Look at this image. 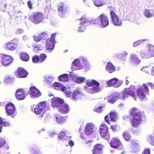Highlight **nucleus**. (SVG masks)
Wrapping results in <instances>:
<instances>
[{
	"label": "nucleus",
	"instance_id": "f257e3e1",
	"mask_svg": "<svg viewBox=\"0 0 154 154\" xmlns=\"http://www.w3.org/2000/svg\"><path fill=\"white\" fill-rule=\"evenodd\" d=\"M127 92L128 96H131L134 98V100H136L137 97L141 100H144L146 97V95L149 94V89L146 84L143 83L142 86L138 87L136 89V94H135L134 91L131 88H129L126 89Z\"/></svg>",
	"mask_w": 154,
	"mask_h": 154
},
{
	"label": "nucleus",
	"instance_id": "f03ea898",
	"mask_svg": "<svg viewBox=\"0 0 154 154\" xmlns=\"http://www.w3.org/2000/svg\"><path fill=\"white\" fill-rule=\"evenodd\" d=\"M130 123L134 128H137L141 124L143 117L141 111L136 108H133L129 110Z\"/></svg>",
	"mask_w": 154,
	"mask_h": 154
},
{
	"label": "nucleus",
	"instance_id": "7ed1b4c3",
	"mask_svg": "<svg viewBox=\"0 0 154 154\" xmlns=\"http://www.w3.org/2000/svg\"><path fill=\"white\" fill-rule=\"evenodd\" d=\"M110 11V14L111 22L114 25L117 26H120L122 25V22L119 18L115 11L116 9L113 7L109 6L108 7Z\"/></svg>",
	"mask_w": 154,
	"mask_h": 154
},
{
	"label": "nucleus",
	"instance_id": "20e7f679",
	"mask_svg": "<svg viewBox=\"0 0 154 154\" xmlns=\"http://www.w3.org/2000/svg\"><path fill=\"white\" fill-rule=\"evenodd\" d=\"M86 84L89 87L93 86L91 88H89L88 87H85V89L89 93L91 94L96 93L101 90L99 87V84L95 80H92L91 81H88L86 82Z\"/></svg>",
	"mask_w": 154,
	"mask_h": 154
},
{
	"label": "nucleus",
	"instance_id": "39448f33",
	"mask_svg": "<svg viewBox=\"0 0 154 154\" xmlns=\"http://www.w3.org/2000/svg\"><path fill=\"white\" fill-rule=\"evenodd\" d=\"M29 20L36 24L42 22L44 19V14L41 12H37L32 14L29 17Z\"/></svg>",
	"mask_w": 154,
	"mask_h": 154
},
{
	"label": "nucleus",
	"instance_id": "423d86ee",
	"mask_svg": "<svg viewBox=\"0 0 154 154\" xmlns=\"http://www.w3.org/2000/svg\"><path fill=\"white\" fill-rule=\"evenodd\" d=\"M48 105L45 101L39 103L34 108V112L37 114H39L45 111L48 108Z\"/></svg>",
	"mask_w": 154,
	"mask_h": 154
},
{
	"label": "nucleus",
	"instance_id": "0eeeda50",
	"mask_svg": "<svg viewBox=\"0 0 154 154\" xmlns=\"http://www.w3.org/2000/svg\"><path fill=\"white\" fill-rule=\"evenodd\" d=\"M100 133L101 137L106 140L110 138V134L108 131V128L106 125L102 124L100 126Z\"/></svg>",
	"mask_w": 154,
	"mask_h": 154
},
{
	"label": "nucleus",
	"instance_id": "6e6552de",
	"mask_svg": "<svg viewBox=\"0 0 154 154\" xmlns=\"http://www.w3.org/2000/svg\"><path fill=\"white\" fill-rule=\"evenodd\" d=\"M118 119V115L115 112L111 111L107 115L105 116L104 118L106 122L108 124L110 123V121L112 122H116Z\"/></svg>",
	"mask_w": 154,
	"mask_h": 154
},
{
	"label": "nucleus",
	"instance_id": "1a4fd4ad",
	"mask_svg": "<svg viewBox=\"0 0 154 154\" xmlns=\"http://www.w3.org/2000/svg\"><path fill=\"white\" fill-rule=\"evenodd\" d=\"M66 95L75 100H78V98L82 97L84 95L82 92L79 89L75 90L72 92H69L67 93Z\"/></svg>",
	"mask_w": 154,
	"mask_h": 154
},
{
	"label": "nucleus",
	"instance_id": "9d476101",
	"mask_svg": "<svg viewBox=\"0 0 154 154\" xmlns=\"http://www.w3.org/2000/svg\"><path fill=\"white\" fill-rule=\"evenodd\" d=\"M13 60V58L10 55L3 54L2 57V63L4 66H8L12 63Z\"/></svg>",
	"mask_w": 154,
	"mask_h": 154
},
{
	"label": "nucleus",
	"instance_id": "9b49d317",
	"mask_svg": "<svg viewBox=\"0 0 154 154\" xmlns=\"http://www.w3.org/2000/svg\"><path fill=\"white\" fill-rule=\"evenodd\" d=\"M104 146L100 143H97L93 146L92 150V154H101L103 152Z\"/></svg>",
	"mask_w": 154,
	"mask_h": 154
},
{
	"label": "nucleus",
	"instance_id": "f8f14e48",
	"mask_svg": "<svg viewBox=\"0 0 154 154\" xmlns=\"http://www.w3.org/2000/svg\"><path fill=\"white\" fill-rule=\"evenodd\" d=\"M16 97L18 100H22L24 99L26 97V91L22 88L17 90L15 93Z\"/></svg>",
	"mask_w": 154,
	"mask_h": 154
},
{
	"label": "nucleus",
	"instance_id": "ddd939ff",
	"mask_svg": "<svg viewBox=\"0 0 154 154\" xmlns=\"http://www.w3.org/2000/svg\"><path fill=\"white\" fill-rule=\"evenodd\" d=\"M17 46V44L13 42V40H11L5 43L4 45V47L5 49L11 51L15 50Z\"/></svg>",
	"mask_w": 154,
	"mask_h": 154
},
{
	"label": "nucleus",
	"instance_id": "4468645a",
	"mask_svg": "<svg viewBox=\"0 0 154 154\" xmlns=\"http://www.w3.org/2000/svg\"><path fill=\"white\" fill-rule=\"evenodd\" d=\"M98 18L100 20V23L102 27H106L108 25L109 21L106 15L102 14L98 17Z\"/></svg>",
	"mask_w": 154,
	"mask_h": 154
},
{
	"label": "nucleus",
	"instance_id": "2eb2a0df",
	"mask_svg": "<svg viewBox=\"0 0 154 154\" xmlns=\"http://www.w3.org/2000/svg\"><path fill=\"white\" fill-rule=\"evenodd\" d=\"M51 105L54 108L59 107L63 103V100L59 98L54 97L51 100Z\"/></svg>",
	"mask_w": 154,
	"mask_h": 154
},
{
	"label": "nucleus",
	"instance_id": "dca6fc26",
	"mask_svg": "<svg viewBox=\"0 0 154 154\" xmlns=\"http://www.w3.org/2000/svg\"><path fill=\"white\" fill-rule=\"evenodd\" d=\"M6 112L9 116H11L13 114L15 110L14 105L11 103L7 104L6 106Z\"/></svg>",
	"mask_w": 154,
	"mask_h": 154
},
{
	"label": "nucleus",
	"instance_id": "f3484780",
	"mask_svg": "<svg viewBox=\"0 0 154 154\" xmlns=\"http://www.w3.org/2000/svg\"><path fill=\"white\" fill-rule=\"evenodd\" d=\"M29 92L30 95L34 97H38L41 94L40 91L34 86L30 87Z\"/></svg>",
	"mask_w": 154,
	"mask_h": 154
},
{
	"label": "nucleus",
	"instance_id": "a211bd4d",
	"mask_svg": "<svg viewBox=\"0 0 154 154\" xmlns=\"http://www.w3.org/2000/svg\"><path fill=\"white\" fill-rule=\"evenodd\" d=\"M17 76L19 78H25L26 77L28 74L27 71L24 68H18L17 72Z\"/></svg>",
	"mask_w": 154,
	"mask_h": 154
},
{
	"label": "nucleus",
	"instance_id": "6ab92c4d",
	"mask_svg": "<svg viewBox=\"0 0 154 154\" xmlns=\"http://www.w3.org/2000/svg\"><path fill=\"white\" fill-rule=\"evenodd\" d=\"M130 62L132 64H138L140 62V60L137 55L135 54H130Z\"/></svg>",
	"mask_w": 154,
	"mask_h": 154
},
{
	"label": "nucleus",
	"instance_id": "aec40b11",
	"mask_svg": "<svg viewBox=\"0 0 154 154\" xmlns=\"http://www.w3.org/2000/svg\"><path fill=\"white\" fill-rule=\"evenodd\" d=\"M110 146L114 148H117L121 145V143L119 140L117 138L112 139L110 142Z\"/></svg>",
	"mask_w": 154,
	"mask_h": 154
},
{
	"label": "nucleus",
	"instance_id": "412c9836",
	"mask_svg": "<svg viewBox=\"0 0 154 154\" xmlns=\"http://www.w3.org/2000/svg\"><path fill=\"white\" fill-rule=\"evenodd\" d=\"M94 128V125L91 123H88L86 125L85 128V133L87 135H89L93 132V130Z\"/></svg>",
	"mask_w": 154,
	"mask_h": 154
},
{
	"label": "nucleus",
	"instance_id": "4be33fe9",
	"mask_svg": "<svg viewBox=\"0 0 154 154\" xmlns=\"http://www.w3.org/2000/svg\"><path fill=\"white\" fill-rule=\"evenodd\" d=\"M66 7L63 3H61L59 5L58 8V12L60 14V16L62 17L63 15L65 14L66 11Z\"/></svg>",
	"mask_w": 154,
	"mask_h": 154
},
{
	"label": "nucleus",
	"instance_id": "5701e85b",
	"mask_svg": "<svg viewBox=\"0 0 154 154\" xmlns=\"http://www.w3.org/2000/svg\"><path fill=\"white\" fill-rule=\"evenodd\" d=\"M58 111L63 113H68L69 111L68 105L66 103H63L58 108Z\"/></svg>",
	"mask_w": 154,
	"mask_h": 154
},
{
	"label": "nucleus",
	"instance_id": "b1692460",
	"mask_svg": "<svg viewBox=\"0 0 154 154\" xmlns=\"http://www.w3.org/2000/svg\"><path fill=\"white\" fill-rule=\"evenodd\" d=\"M131 144L133 152H135L139 150L140 146L138 142L134 140L132 141Z\"/></svg>",
	"mask_w": 154,
	"mask_h": 154
},
{
	"label": "nucleus",
	"instance_id": "393cba45",
	"mask_svg": "<svg viewBox=\"0 0 154 154\" xmlns=\"http://www.w3.org/2000/svg\"><path fill=\"white\" fill-rule=\"evenodd\" d=\"M106 71L110 73H112L116 70L115 67L111 63L108 62L106 66Z\"/></svg>",
	"mask_w": 154,
	"mask_h": 154
},
{
	"label": "nucleus",
	"instance_id": "a878e982",
	"mask_svg": "<svg viewBox=\"0 0 154 154\" xmlns=\"http://www.w3.org/2000/svg\"><path fill=\"white\" fill-rule=\"evenodd\" d=\"M118 81V80L117 79L114 78L107 81L106 83V84L108 87H111L115 85Z\"/></svg>",
	"mask_w": 154,
	"mask_h": 154
},
{
	"label": "nucleus",
	"instance_id": "bb28decb",
	"mask_svg": "<svg viewBox=\"0 0 154 154\" xmlns=\"http://www.w3.org/2000/svg\"><path fill=\"white\" fill-rule=\"evenodd\" d=\"M148 51V54L150 57L154 56V47L152 45H149L147 46Z\"/></svg>",
	"mask_w": 154,
	"mask_h": 154
},
{
	"label": "nucleus",
	"instance_id": "cd10ccee",
	"mask_svg": "<svg viewBox=\"0 0 154 154\" xmlns=\"http://www.w3.org/2000/svg\"><path fill=\"white\" fill-rule=\"evenodd\" d=\"M56 42H54L47 39L46 42V48L47 50H51L53 49L54 44Z\"/></svg>",
	"mask_w": 154,
	"mask_h": 154
},
{
	"label": "nucleus",
	"instance_id": "c85d7f7f",
	"mask_svg": "<svg viewBox=\"0 0 154 154\" xmlns=\"http://www.w3.org/2000/svg\"><path fill=\"white\" fill-rule=\"evenodd\" d=\"M118 96L120 98L123 100L125 99L128 97L126 89L119 93Z\"/></svg>",
	"mask_w": 154,
	"mask_h": 154
},
{
	"label": "nucleus",
	"instance_id": "c756f323",
	"mask_svg": "<svg viewBox=\"0 0 154 154\" xmlns=\"http://www.w3.org/2000/svg\"><path fill=\"white\" fill-rule=\"evenodd\" d=\"M56 121L58 123L63 124L66 121V118L60 116H57L56 117Z\"/></svg>",
	"mask_w": 154,
	"mask_h": 154
},
{
	"label": "nucleus",
	"instance_id": "7c9ffc66",
	"mask_svg": "<svg viewBox=\"0 0 154 154\" xmlns=\"http://www.w3.org/2000/svg\"><path fill=\"white\" fill-rule=\"evenodd\" d=\"M69 78V75L67 74H64L60 75L59 80L60 82H66L68 81Z\"/></svg>",
	"mask_w": 154,
	"mask_h": 154
},
{
	"label": "nucleus",
	"instance_id": "2f4dec72",
	"mask_svg": "<svg viewBox=\"0 0 154 154\" xmlns=\"http://www.w3.org/2000/svg\"><path fill=\"white\" fill-rule=\"evenodd\" d=\"M21 59L24 61H28L29 58V55L26 53H21L20 54Z\"/></svg>",
	"mask_w": 154,
	"mask_h": 154
},
{
	"label": "nucleus",
	"instance_id": "473e14b6",
	"mask_svg": "<svg viewBox=\"0 0 154 154\" xmlns=\"http://www.w3.org/2000/svg\"><path fill=\"white\" fill-rule=\"evenodd\" d=\"M80 21V24H86L88 22V20L84 16L80 18L77 19L76 21Z\"/></svg>",
	"mask_w": 154,
	"mask_h": 154
},
{
	"label": "nucleus",
	"instance_id": "72a5a7b5",
	"mask_svg": "<svg viewBox=\"0 0 154 154\" xmlns=\"http://www.w3.org/2000/svg\"><path fill=\"white\" fill-rule=\"evenodd\" d=\"M66 132L67 131L66 130L60 131L58 135V138L60 140H63V138L65 137Z\"/></svg>",
	"mask_w": 154,
	"mask_h": 154
},
{
	"label": "nucleus",
	"instance_id": "f704fd0d",
	"mask_svg": "<svg viewBox=\"0 0 154 154\" xmlns=\"http://www.w3.org/2000/svg\"><path fill=\"white\" fill-rule=\"evenodd\" d=\"M122 136L125 140L127 141L130 140L131 139V136L127 131H125L123 134Z\"/></svg>",
	"mask_w": 154,
	"mask_h": 154
},
{
	"label": "nucleus",
	"instance_id": "c9c22d12",
	"mask_svg": "<svg viewBox=\"0 0 154 154\" xmlns=\"http://www.w3.org/2000/svg\"><path fill=\"white\" fill-rule=\"evenodd\" d=\"M41 37L42 40H47L48 38V35L46 32H42L39 33Z\"/></svg>",
	"mask_w": 154,
	"mask_h": 154
},
{
	"label": "nucleus",
	"instance_id": "e433bc0d",
	"mask_svg": "<svg viewBox=\"0 0 154 154\" xmlns=\"http://www.w3.org/2000/svg\"><path fill=\"white\" fill-rule=\"evenodd\" d=\"M54 88L57 90H59L62 87V85L59 82H55L52 85Z\"/></svg>",
	"mask_w": 154,
	"mask_h": 154
},
{
	"label": "nucleus",
	"instance_id": "4c0bfd02",
	"mask_svg": "<svg viewBox=\"0 0 154 154\" xmlns=\"http://www.w3.org/2000/svg\"><path fill=\"white\" fill-rule=\"evenodd\" d=\"M73 64L74 66L78 68H82V65L81 64L80 61L79 59L75 60L73 62Z\"/></svg>",
	"mask_w": 154,
	"mask_h": 154
},
{
	"label": "nucleus",
	"instance_id": "58836bf2",
	"mask_svg": "<svg viewBox=\"0 0 154 154\" xmlns=\"http://www.w3.org/2000/svg\"><path fill=\"white\" fill-rule=\"evenodd\" d=\"M39 58V59L40 63H41L45 61L47 58V56L45 54L42 53L40 54Z\"/></svg>",
	"mask_w": 154,
	"mask_h": 154
},
{
	"label": "nucleus",
	"instance_id": "ea45409f",
	"mask_svg": "<svg viewBox=\"0 0 154 154\" xmlns=\"http://www.w3.org/2000/svg\"><path fill=\"white\" fill-rule=\"evenodd\" d=\"M32 60L34 63H40L39 56L37 55H35L32 57Z\"/></svg>",
	"mask_w": 154,
	"mask_h": 154
},
{
	"label": "nucleus",
	"instance_id": "a19ab883",
	"mask_svg": "<svg viewBox=\"0 0 154 154\" xmlns=\"http://www.w3.org/2000/svg\"><path fill=\"white\" fill-rule=\"evenodd\" d=\"M100 20L98 17L97 19L92 20L90 22V24L92 25L93 24L96 25H99L100 24Z\"/></svg>",
	"mask_w": 154,
	"mask_h": 154
},
{
	"label": "nucleus",
	"instance_id": "79ce46f5",
	"mask_svg": "<svg viewBox=\"0 0 154 154\" xmlns=\"http://www.w3.org/2000/svg\"><path fill=\"white\" fill-rule=\"evenodd\" d=\"M94 4L95 6L98 7L102 6L103 5L101 0H94Z\"/></svg>",
	"mask_w": 154,
	"mask_h": 154
},
{
	"label": "nucleus",
	"instance_id": "37998d69",
	"mask_svg": "<svg viewBox=\"0 0 154 154\" xmlns=\"http://www.w3.org/2000/svg\"><path fill=\"white\" fill-rule=\"evenodd\" d=\"M103 106H102L98 107H95L93 109V111L98 113H100L103 110Z\"/></svg>",
	"mask_w": 154,
	"mask_h": 154
},
{
	"label": "nucleus",
	"instance_id": "c03bdc74",
	"mask_svg": "<svg viewBox=\"0 0 154 154\" xmlns=\"http://www.w3.org/2000/svg\"><path fill=\"white\" fill-rule=\"evenodd\" d=\"M85 80V79L83 77H77L75 79V82L77 83H81L83 82Z\"/></svg>",
	"mask_w": 154,
	"mask_h": 154
},
{
	"label": "nucleus",
	"instance_id": "a18cd8bd",
	"mask_svg": "<svg viewBox=\"0 0 154 154\" xmlns=\"http://www.w3.org/2000/svg\"><path fill=\"white\" fill-rule=\"evenodd\" d=\"M149 10L146 9L144 11V14L145 16L147 17H150L152 16V14H151Z\"/></svg>",
	"mask_w": 154,
	"mask_h": 154
},
{
	"label": "nucleus",
	"instance_id": "49530a36",
	"mask_svg": "<svg viewBox=\"0 0 154 154\" xmlns=\"http://www.w3.org/2000/svg\"><path fill=\"white\" fill-rule=\"evenodd\" d=\"M40 34H38L37 35H35L34 36L33 39L36 42H38L42 40Z\"/></svg>",
	"mask_w": 154,
	"mask_h": 154
},
{
	"label": "nucleus",
	"instance_id": "de8ad7c7",
	"mask_svg": "<svg viewBox=\"0 0 154 154\" xmlns=\"http://www.w3.org/2000/svg\"><path fill=\"white\" fill-rule=\"evenodd\" d=\"M86 24H80V26L79 27V31L83 32L85 29Z\"/></svg>",
	"mask_w": 154,
	"mask_h": 154
},
{
	"label": "nucleus",
	"instance_id": "09e8293b",
	"mask_svg": "<svg viewBox=\"0 0 154 154\" xmlns=\"http://www.w3.org/2000/svg\"><path fill=\"white\" fill-rule=\"evenodd\" d=\"M1 122L2 125H3L5 127H9L10 126V124L8 122L3 121L2 120L1 118Z\"/></svg>",
	"mask_w": 154,
	"mask_h": 154
},
{
	"label": "nucleus",
	"instance_id": "8fccbe9b",
	"mask_svg": "<svg viewBox=\"0 0 154 154\" xmlns=\"http://www.w3.org/2000/svg\"><path fill=\"white\" fill-rule=\"evenodd\" d=\"M32 152L34 154H40L41 153L39 149L36 148L33 149L32 150Z\"/></svg>",
	"mask_w": 154,
	"mask_h": 154
},
{
	"label": "nucleus",
	"instance_id": "3c124183",
	"mask_svg": "<svg viewBox=\"0 0 154 154\" xmlns=\"http://www.w3.org/2000/svg\"><path fill=\"white\" fill-rule=\"evenodd\" d=\"M5 143V140L3 138L0 137V148L3 146Z\"/></svg>",
	"mask_w": 154,
	"mask_h": 154
},
{
	"label": "nucleus",
	"instance_id": "603ef678",
	"mask_svg": "<svg viewBox=\"0 0 154 154\" xmlns=\"http://www.w3.org/2000/svg\"><path fill=\"white\" fill-rule=\"evenodd\" d=\"M56 35V33H54L52 34L51 35L50 38V39H48L52 42H56L55 41V37Z\"/></svg>",
	"mask_w": 154,
	"mask_h": 154
},
{
	"label": "nucleus",
	"instance_id": "864d4df0",
	"mask_svg": "<svg viewBox=\"0 0 154 154\" xmlns=\"http://www.w3.org/2000/svg\"><path fill=\"white\" fill-rule=\"evenodd\" d=\"M142 71L148 73L149 70V68L147 66H143L141 69Z\"/></svg>",
	"mask_w": 154,
	"mask_h": 154
},
{
	"label": "nucleus",
	"instance_id": "5fc2aeb1",
	"mask_svg": "<svg viewBox=\"0 0 154 154\" xmlns=\"http://www.w3.org/2000/svg\"><path fill=\"white\" fill-rule=\"evenodd\" d=\"M5 82L7 83H11L13 82V79L10 78H6L5 79Z\"/></svg>",
	"mask_w": 154,
	"mask_h": 154
},
{
	"label": "nucleus",
	"instance_id": "6e6d98bb",
	"mask_svg": "<svg viewBox=\"0 0 154 154\" xmlns=\"http://www.w3.org/2000/svg\"><path fill=\"white\" fill-rule=\"evenodd\" d=\"M140 56L143 58H145L148 57V55L143 52L140 53Z\"/></svg>",
	"mask_w": 154,
	"mask_h": 154
},
{
	"label": "nucleus",
	"instance_id": "4d7b16f0",
	"mask_svg": "<svg viewBox=\"0 0 154 154\" xmlns=\"http://www.w3.org/2000/svg\"><path fill=\"white\" fill-rule=\"evenodd\" d=\"M150 150L149 149H145L142 153V154H150Z\"/></svg>",
	"mask_w": 154,
	"mask_h": 154
},
{
	"label": "nucleus",
	"instance_id": "13d9d810",
	"mask_svg": "<svg viewBox=\"0 0 154 154\" xmlns=\"http://www.w3.org/2000/svg\"><path fill=\"white\" fill-rule=\"evenodd\" d=\"M140 42L139 41H136L134 42L133 44V46L134 47H137L138 45H139Z\"/></svg>",
	"mask_w": 154,
	"mask_h": 154
},
{
	"label": "nucleus",
	"instance_id": "bf43d9fd",
	"mask_svg": "<svg viewBox=\"0 0 154 154\" xmlns=\"http://www.w3.org/2000/svg\"><path fill=\"white\" fill-rule=\"evenodd\" d=\"M27 4L29 8L31 9L32 8V4L31 1H29L27 2Z\"/></svg>",
	"mask_w": 154,
	"mask_h": 154
},
{
	"label": "nucleus",
	"instance_id": "052dcab7",
	"mask_svg": "<svg viewBox=\"0 0 154 154\" xmlns=\"http://www.w3.org/2000/svg\"><path fill=\"white\" fill-rule=\"evenodd\" d=\"M149 143L152 145H154V137H151L150 138L149 140Z\"/></svg>",
	"mask_w": 154,
	"mask_h": 154
},
{
	"label": "nucleus",
	"instance_id": "680f3d73",
	"mask_svg": "<svg viewBox=\"0 0 154 154\" xmlns=\"http://www.w3.org/2000/svg\"><path fill=\"white\" fill-rule=\"evenodd\" d=\"M116 100L115 99V98L113 97L109 100V102L110 103H113L116 101Z\"/></svg>",
	"mask_w": 154,
	"mask_h": 154
},
{
	"label": "nucleus",
	"instance_id": "e2e57ef3",
	"mask_svg": "<svg viewBox=\"0 0 154 154\" xmlns=\"http://www.w3.org/2000/svg\"><path fill=\"white\" fill-rule=\"evenodd\" d=\"M116 127L117 126L115 125H112L111 126V129L113 131L116 130Z\"/></svg>",
	"mask_w": 154,
	"mask_h": 154
},
{
	"label": "nucleus",
	"instance_id": "0e129e2a",
	"mask_svg": "<svg viewBox=\"0 0 154 154\" xmlns=\"http://www.w3.org/2000/svg\"><path fill=\"white\" fill-rule=\"evenodd\" d=\"M151 73L152 75L154 76V66L152 68Z\"/></svg>",
	"mask_w": 154,
	"mask_h": 154
},
{
	"label": "nucleus",
	"instance_id": "69168bd1",
	"mask_svg": "<svg viewBox=\"0 0 154 154\" xmlns=\"http://www.w3.org/2000/svg\"><path fill=\"white\" fill-rule=\"evenodd\" d=\"M1 117H0V133L2 132V125L1 123Z\"/></svg>",
	"mask_w": 154,
	"mask_h": 154
},
{
	"label": "nucleus",
	"instance_id": "338daca9",
	"mask_svg": "<svg viewBox=\"0 0 154 154\" xmlns=\"http://www.w3.org/2000/svg\"><path fill=\"white\" fill-rule=\"evenodd\" d=\"M69 145H70L71 146H72L74 145V143L72 140H70L69 142Z\"/></svg>",
	"mask_w": 154,
	"mask_h": 154
},
{
	"label": "nucleus",
	"instance_id": "774afa93",
	"mask_svg": "<svg viewBox=\"0 0 154 154\" xmlns=\"http://www.w3.org/2000/svg\"><path fill=\"white\" fill-rule=\"evenodd\" d=\"M43 117V114H41V115H39L38 116V118L40 119H42V118Z\"/></svg>",
	"mask_w": 154,
	"mask_h": 154
}]
</instances>
